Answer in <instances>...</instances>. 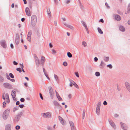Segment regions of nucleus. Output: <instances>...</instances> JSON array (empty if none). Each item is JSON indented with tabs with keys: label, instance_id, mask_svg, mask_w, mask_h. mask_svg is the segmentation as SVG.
Segmentation results:
<instances>
[{
	"label": "nucleus",
	"instance_id": "f257e3e1",
	"mask_svg": "<svg viewBox=\"0 0 130 130\" xmlns=\"http://www.w3.org/2000/svg\"><path fill=\"white\" fill-rule=\"evenodd\" d=\"M23 112L22 111L19 112L18 114L13 120L14 122L15 123H17L19 122L21 116L23 115Z\"/></svg>",
	"mask_w": 130,
	"mask_h": 130
},
{
	"label": "nucleus",
	"instance_id": "f03ea898",
	"mask_svg": "<svg viewBox=\"0 0 130 130\" xmlns=\"http://www.w3.org/2000/svg\"><path fill=\"white\" fill-rule=\"evenodd\" d=\"M10 110L9 109H7L3 112V113L2 117L4 120H6L7 119L10 113Z\"/></svg>",
	"mask_w": 130,
	"mask_h": 130
},
{
	"label": "nucleus",
	"instance_id": "7ed1b4c3",
	"mask_svg": "<svg viewBox=\"0 0 130 130\" xmlns=\"http://www.w3.org/2000/svg\"><path fill=\"white\" fill-rule=\"evenodd\" d=\"M37 21V17L35 15H32L31 18V24L32 26L34 27L36 25Z\"/></svg>",
	"mask_w": 130,
	"mask_h": 130
},
{
	"label": "nucleus",
	"instance_id": "20e7f679",
	"mask_svg": "<svg viewBox=\"0 0 130 130\" xmlns=\"http://www.w3.org/2000/svg\"><path fill=\"white\" fill-rule=\"evenodd\" d=\"M41 115L43 118H49L51 117V115L49 112L42 113L41 114Z\"/></svg>",
	"mask_w": 130,
	"mask_h": 130
},
{
	"label": "nucleus",
	"instance_id": "39448f33",
	"mask_svg": "<svg viewBox=\"0 0 130 130\" xmlns=\"http://www.w3.org/2000/svg\"><path fill=\"white\" fill-rule=\"evenodd\" d=\"M3 86L5 88L8 89H12V87L11 85L8 83H4L3 84Z\"/></svg>",
	"mask_w": 130,
	"mask_h": 130
},
{
	"label": "nucleus",
	"instance_id": "423d86ee",
	"mask_svg": "<svg viewBox=\"0 0 130 130\" xmlns=\"http://www.w3.org/2000/svg\"><path fill=\"white\" fill-rule=\"evenodd\" d=\"M48 89L49 92L50 93L51 97V98L52 99H53V98L54 92L53 91V89L50 86H49L48 87Z\"/></svg>",
	"mask_w": 130,
	"mask_h": 130
},
{
	"label": "nucleus",
	"instance_id": "0eeeda50",
	"mask_svg": "<svg viewBox=\"0 0 130 130\" xmlns=\"http://www.w3.org/2000/svg\"><path fill=\"white\" fill-rule=\"evenodd\" d=\"M125 84L127 90L130 92V84L128 82H126L125 83Z\"/></svg>",
	"mask_w": 130,
	"mask_h": 130
},
{
	"label": "nucleus",
	"instance_id": "6e6552de",
	"mask_svg": "<svg viewBox=\"0 0 130 130\" xmlns=\"http://www.w3.org/2000/svg\"><path fill=\"white\" fill-rule=\"evenodd\" d=\"M106 65V64L105 62L103 60H102L100 64L99 67L100 69H102L104 68Z\"/></svg>",
	"mask_w": 130,
	"mask_h": 130
},
{
	"label": "nucleus",
	"instance_id": "1a4fd4ad",
	"mask_svg": "<svg viewBox=\"0 0 130 130\" xmlns=\"http://www.w3.org/2000/svg\"><path fill=\"white\" fill-rule=\"evenodd\" d=\"M1 45L4 48H6L7 45L5 40H3L1 41Z\"/></svg>",
	"mask_w": 130,
	"mask_h": 130
},
{
	"label": "nucleus",
	"instance_id": "9d476101",
	"mask_svg": "<svg viewBox=\"0 0 130 130\" xmlns=\"http://www.w3.org/2000/svg\"><path fill=\"white\" fill-rule=\"evenodd\" d=\"M120 124L121 127L124 130H127V128H128L127 125L122 122H121Z\"/></svg>",
	"mask_w": 130,
	"mask_h": 130
},
{
	"label": "nucleus",
	"instance_id": "9b49d317",
	"mask_svg": "<svg viewBox=\"0 0 130 130\" xmlns=\"http://www.w3.org/2000/svg\"><path fill=\"white\" fill-rule=\"evenodd\" d=\"M25 11L26 15L28 16H30L31 14L30 12V10L28 7H26L25 10Z\"/></svg>",
	"mask_w": 130,
	"mask_h": 130
},
{
	"label": "nucleus",
	"instance_id": "f8f14e48",
	"mask_svg": "<svg viewBox=\"0 0 130 130\" xmlns=\"http://www.w3.org/2000/svg\"><path fill=\"white\" fill-rule=\"evenodd\" d=\"M69 81L70 82V83L72 84V85H74V86L77 89L79 88V87L78 86V85L75 82H74L73 80L71 79L69 80Z\"/></svg>",
	"mask_w": 130,
	"mask_h": 130
},
{
	"label": "nucleus",
	"instance_id": "ddd939ff",
	"mask_svg": "<svg viewBox=\"0 0 130 130\" xmlns=\"http://www.w3.org/2000/svg\"><path fill=\"white\" fill-rule=\"evenodd\" d=\"M11 125L10 124H7L5 126V130H11Z\"/></svg>",
	"mask_w": 130,
	"mask_h": 130
},
{
	"label": "nucleus",
	"instance_id": "4468645a",
	"mask_svg": "<svg viewBox=\"0 0 130 130\" xmlns=\"http://www.w3.org/2000/svg\"><path fill=\"white\" fill-rule=\"evenodd\" d=\"M115 18L116 20L118 21H120L121 19L120 16L119 15L117 14L115 15Z\"/></svg>",
	"mask_w": 130,
	"mask_h": 130
},
{
	"label": "nucleus",
	"instance_id": "2eb2a0df",
	"mask_svg": "<svg viewBox=\"0 0 130 130\" xmlns=\"http://www.w3.org/2000/svg\"><path fill=\"white\" fill-rule=\"evenodd\" d=\"M109 123L111 125V126L114 129H115L116 128V125L112 121H109Z\"/></svg>",
	"mask_w": 130,
	"mask_h": 130
},
{
	"label": "nucleus",
	"instance_id": "dca6fc26",
	"mask_svg": "<svg viewBox=\"0 0 130 130\" xmlns=\"http://www.w3.org/2000/svg\"><path fill=\"white\" fill-rule=\"evenodd\" d=\"M16 92L14 90H12L11 91V94L13 99H14L16 96Z\"/></svg>",
	"mask_w": 130,
	"mask_h": 130
},
{
	"label": "nucleus",
	"instance_id": "f3484780",
	"mask_svg": "<svg viewBox=\"0 0 130 130\" xmlns=\"http://www.w3.org/2000/svg\"><path fill=\"white\" fill-rule=\"evenodd\" d=\"M58 118L61 123L63 125H64V122L63 119L60 116H59Z\"/></svg>",
	"mask_w": 130,
	"mask_h": 130
},
{
	"label": "nucleus",
	"instance_id": "a211bd4d",
	"mask_svg": "<svg viewBox=\"0 0 130 130\" xmlns=\"http://www.w3.org/2000/svg\"><path fill=\"white\" fill-rule=\"evenodd\" d=\"M63 24L65 26H66L68 28H69L70 29L72 30H73L74 29V28L71 25L69 24H67L65 23H64Z\"/></svg>",
	"mask_w": 130,
	"mask_h": 130
},
{
	"label": "nucleus",
	"instance_id": "6ab92c4d",
	"mask_svg": "<svg viewBox=\"0 0 130 130\" xmlns=\"http://www.w3.org/2000/svg\"><path fill=\"white\" fill-rule=\"evenodd\" d=\"M119 29L120 31L122 32H124L125 31V29L124 27L121 25L120 26Z\"/></svg>",
	"mask_w": 130,
	"mask_h": 130
},
{
	"label": "nucleus",
	"instance_id": "aec40b11",
	"mask_svg": "<svg viewBox=\"0 0 130 130\" xmlns=\"http://www.w3.org/2000/svg\"><path fill=\"white\" fill-rule=\"evenodd\" d=\"M53 103L55 106L59 107L60 106V105H59V103L56 101H54Z\"/></svg>",
	"mask_w": 130,
	"mask_h": 130
},
{
	"label": "nucleus",
	"instance_id": "412c9836",
	"mask_svg": "<svg viewBox=\"0 0 130 130\" xmlns=\"http://www.w3.org/2000/svg\"><path fill=\"white\" fill-rule=\"evenodd\" d=\"M103 59L105 62H108L109 60V58L108 57H103Z\"/></svg>",
	"mask_w": 130,
	"mask_h": 130
},
{
	"label": "nucleus",
	"instance_id": "4be33fe9",
	"mask_svg": "<svg viewBox=\"0 0 130 130\" xmlns=\"http://www.w3.org/2000/svg\"><path fill=\"white\" fill-rule=\"evenodd\" d=\"M4 81V78L3 77L0 75V83H2Z\"/></svg>",
	"mask_w": 130,
	"mask_h": 130
},
{
	"label": "nucleus",
	"instance_id": "5701e85b",
	"mask_svg": "<svg viewBox=\"0 0 130 130\" xmlns=\"http://www.w3.org/2000/svg\"><path fill=\"white\" fill-rule=\"evenodd\" d=\"M54 76L55 80L57 82H58L59 80L58 76L56 75L55 74L54 75Z\"/></svg>",
	"mask_w": 130,
	"mask_h": 130
},
{
	"label": "nucleus",
	"instance_id": "b1692460",
	"mask_svg": "<svg viewBox=\"0 0 130 130\" xmlns=\"http://www.w3.org/2000/svg\"><path fill=\"white\" fill-rule=\"evenodd\" d=\"M81 23L85 29L88 28L85 23L84 21H82Z\"/></svg>",
	"mask_w": 130,
	"mask_h": 130
},
{
	"label": "nucleus",
	"instance_id": "393cba45",
	"mask_svg": "<svg viewBox=\"0 0 130 130\" xmlns=\"http://www.w3.org/2000/svg\"><path fill=\"white\" fill-rule=\"evenodd\" d=\"M47 13L48 15L49 18H50V17H51V13L50 11V9H49V10L47 9Z\"/></svg>",
	"mask_w": 130,
	"mask_h": 130
},
{
	"label": "nucleus",
	"instance_id": "a878e982",
	"mask_svg": "<svg viewBox=\"0 0 130 130\" xmlns=\"http://www.w3.org/2000/svg\"><path fill=\"white\" fill-rule=\"evenodd\" d=\"M98 32L100 34H103V32L100 28L99 27H98Z\"/></svg>",
	"mask_w": 130,
	"mask_h": 130
},
{
	"label": "nucleus",
	"instance_id": "bb28decb",
	"mask_svg": "<svg viewBox=\"0 0 130 130\" xmlns=\"http://www.w3.org/2000/svg\"><path fill=\"white\" fill-rule=\"evenodd\" d=\"M69 123L71 126V128L72 127L74 126V124L73 122L71 121H69Z\"/></svg>",
	"mask_w": 130,
	"mask_h": 130
},
{
	"label": "nucleus",
	"instance_id": "cd10ccee",
	"mask_svg": "<svg viewBox=\"0 0 130 130\" xmlns=\"http://www.w3.org/2000/svg\"><path fill=\"white\" fill-rule=\"evenodd\" d=\"M19 108V107L18 106H17L15 107L13 109V112H15L16 110H18Z\"/></svg>",
	"mask_w": 130,
	"mask_h": 130
},
{
	"label": "nucleus",
	"instance_id": "c85d7f7f",
	"mask_svg": "<svg viewBox=\"0 0 130 130\" xmlns=\"http://www.w3.org/2000/svg\"><path fill=\"white\" fill-rule=\"evenodd\" d=\"M86 111L85 109H84L83 111V119H84L85 116V113Z\"/></svg>",
	"mask_w": 130,
	"mask_h": 130
},
{
	"label": "nucleus",
	"instance_id": "c756f323",
	"mask_svg": "<svg viewBox=\"0 0 130 130\" xmlns=\"http://www.w3.org/2000/svg\"><path fill=\"white\" fill-rule=\"evenodd\" d=\"M67 54L69 58H71L72 57V55L70 52H68Z\"/></svg>",
	"mask_w": 130,
	"mask_h": 130
},
{
	"label": "nucleus",
	"instance_id": "7c9ffc66",
	"mask_svg": "<svg viewBox=\"0 0 130 130\" xmlns=\"http://www.w3.org/2000/svg\"><path fill=\"white\" fill-rule=\"evenodd\" d=\"M36 65L38 67L39 65V60L35 61Z\"/></svg>",
	"mask_w": 130,
	"mask_h": 130
},
{
	"label": "nucleus",
	"instance_id": "2f4dec72",
	"mask_svg": "<svg viewBox=\"0 0 130 130\" xmlns=\"http://www.w3.org/2000/svg\"><path fill=\"white\" fill-rule=\"evenodd\" d=\"M34 57L35 61L39 60L38 58V57H37L36 55L35 54H34Z\"/></svg>",
	"mask_w": 130,
	"mask_h": 130
},
{
	"label": "nucleus",
	"instance_id": "473e14b6",
	"mask_svg": "<svg viewBox=\"0 0 130 130\" xmlns=\"http://www.w3.org/2000/svg\"><path fill=\"white\" fill-rule=\"evenodd\" d=\"M79 1V4H80V7L81 8V9L82 10H83L84 9V6H83L81 4V2H80Z\"/></svg>",
	"mask_w": 130,
	"mask_h": 130
},
{
	"label": "nucleus",
	"instance_id": "72a5a7b5",
	"mask_svg": "<svg viewBox=\"0 0 130 130\" xmlns=\"http://www.w3.org/2000/svg\"><path fill=\"white\" fill-rule=\"evenodd\" d=\"M82 45L84 46L85 47L87 45L85 41H83L82 42Z\"/></svg>",
	"mask_w": 130,
	"mask_h": 130
},
{
	"label": "nucleus",
	"instance_id": "f704fd0d",
	"mask_svg": "<svg viewBox=\"0 0 130 130\" xmlns=\"http://www.w3.org/2000/svg\"><path fill=\"white\" fill-rule=\"evenodd\" d=\"M95 75L96 76H99L100 75V73L99 72H96L95 73Z\"/></svg>",
	"mask_w": 130,
	"mask_h": 130
},
{
	"label": "nucleus",
	"instance_id": "c9c22d12",
	"mask_svg": "<svg viewBox=\"0 0 130 130\" xmlns=\"http://www.w3.org/2000/svg\"><path fill=\"white\" fill-rule=\"evenodd\" d=\"M47 129L48 130H54V129H53L50 126H48Z\"/></svg>",
	"mask_w": 130,
	"mask_h": 130
},
{
	"label": "nucleus",
	"instance_id": "e433bc0d",
	"mask_svg": "<svg viewBox=\"0 0 130 130\" xmlns=\"http://www.w3.org/2000/svg\"><path fill=\"white\" fill-rule=\"evenodd\" d=\"M20 42V39H15V43L17 44L18 45Z\"/></svg>",
	"mask_w": 130,
	"mask_h": 130
},
{
	"label": "nucleus",
	"instance_id": "4c0bfd02",
	"mask_svg": "<svg viewBox=\"0 0 130 130\" xmlns=\"http://www.w3.org/2000/svg\"><path fill=\"white\" fill-rule=\"evenodd\" d=\"M9 75L11 78H14V76L13 75L12 73H10L9 74Z\"/></svg>",
	"mask_w": 130,
	"mask_h": 130
},
{
	"label": "nucleus",
	"instance_id": "58836bf2",
	"mask_svg": "<svg viewBox=\"0 0 130 130\" xmlns=\"http://www.w3.org/2000/svg\"><path fill=\"white\" fill-rule=\"evenodd\" d=\"M15 128L16 130H19L20 128V127L19 125H17L16 126Z\"/></svg>",
	"mask_w": 130,
	"mask_h": 130
},
{
	"label": "nucleus",
	"instance_id": "ea45409f",
	"mask_svg": "<svg viewBox=\"0 0 130 130\" xmlns=\"http://www.w3.org/2000/svg\"><path fill=\"white\" fill-rule=\"evenodd\" d=\"M41 60L42 61H43V62H44L45 61V58L43 56H41Z\"/></svg>",
	"mask_w": 130,
	"mask_h": 130
},
{
	"label": "nucleus",
	"instance_id": "a19ab883",
	"mask_svg": "<svg viewBox=\"0 0 130 130\" xmlns=\"http://www.w3.org/2000/svg\"><path fill=\"white\" fill-rule=\"evenodd\" d=\"M20 36L18 34H16L15 39H20Z\"/></svg>",
	"mask_w": 130,
	"mask_h": 130
},
{
	"label": "nucleus",
	"instance_id": "79ce46f5",
	"mask_svg": "<svg viewBox=\"0 0 130 130\" xmlns=\"http://www.w3.org/2000/svg\"><path fill=\"white\" fill-rule=\"evenodd\" d=\"M107 67H108L110 69H111L112 68V65L111 64H108L107 66Z\"/></svg>",
	"mask_w": 130,
	"mask_h": 130
},
{
	"label": "nucleus",
	"instance_id": "37998d69",
	"mask_svg": "<svg viewBox=\"0 0 130 130\" xmlns=\"http://www.w3.org/2000/svg\"><path fill=\"white\" fill-rule=\"evenodd\" d=\"M31 31H29V32L28 33V34L27 37H31Z\"/></svg>",
	"mask_w": 130,
	"mask_h": 130
},
{
	"label": "nucleus",
	"instance_id": "c03bdc74",
	"mask_svg": "<svg viewBox=\"0 0 130 130\" xmlns=\"http://www.w3.org/2000/svg\"><path fill=\"white\" fill-rule=\"evenodd\" d=\"M18 106L19 107H20L21 108H22L24 107V105L23 104H22L19 105Z\"/></svg>",
	"mask_w": 130,
	"mask_h": 130
},
{
	"label": "nucleus",
	"instance_id": "a18cd8bd",
	"mask_svg": "<svg viewBox=\"0 0 130 130\" xmlns=\"http://www.w3.org/2000/svg\"><path fill=\"white\" fill-rule=\"evenodd\" d=\"M6 76L7 79H10V78L8 74L7 73H6Z\"/></svg>",
	"mask_w": 130,
	"mask_h": 130
},
{
	"label": "nucleus",
	"instance_id": "49530a36",
	"mask_svg": "<svg viewBox=\"0 0 130 130\" xmlns=\"http://www.w3.org/2000/svg\"><path fill=\"white\" fill-rule=\"evenodd\" d=\"M62 64L64 66H66L68 64L66 62L64 61L63 63Z\"/></svg>",
	"mask_w": 130,
	"mask_h": 130
},
{
	"label": "nucleus",
	"instance_id": "de8ad7c7",
	"mask_svg": "<svg viewBox=\"0 0 130 130\" xmlns=\"http://www.w3.org/2000/svg\"><path fill=\"white\" fill-rule=\"evenodd\" d=\"M17 71H19L20 73H21L22 72V70L20 68H17L16 69Z\"/></svg>",
	"mask_w": 130,
	"mask_h": 130
},
{
	"label": "nucleus",
	"instance_id": "09e8293b",
	"mask_svg": "<svg viewBox=\"0 0 130 130\" xmlns=\"http://www.w3.org/2000/svg\"><path fill=\"white\" fill-rule=\"evenodd\" d=\"M5 97L6 99L9 98V95L8 93H6L5 94Z\"/></svg>",
	"mask_w": 130,
	"mask_h": 130
},
{
	"label": "nucleus",
	"instance_id": "8fccbe9b",
	"mask_svg": "<svg viewBox=\"0 0 130 130\" xmlns=\"http://www.w3.org/2000/svg\"><path fill=\"white\" fill-rule=\"evenodd\" d=\"M127 9L128 12V11L129 12L130 11V3H129L128 5V6Z\"/></svg>",
	"mask_w": 130,
	"mask_h": 130
},
{
	"label": "nucleus",
	"instance_id": "3c124183",
	"mask_svg": "<svg viewBox=\"0 0 130 130\" xmlns=\"http://www.w3.org/2000/svg\"><path fill=\"white\" fill-rule=\"evenodd\" d=\"M3 108L5 107L6 106V103L5 102H3Z\"/></svg>",
	"mask_w": 130,
	"mask_h": 130
},
{
	"label": "nucleus",
	"instance_id": "603ef678",
	"mask_svg": "<svg viewBox=\"0 0 130 130\" xmlns=\"http://www.w3.org/2000/svg\"><path fill=\"white\" fill-rule=\"evenodd\" d=\"M105 5L108 9L110 8V7L108 5V3L107 2H106L105 3Z\"/></svg>",
	"mask_w": 130,
	"mask_h": 130
},
{
	"label": "nucleus",
	"instance_id": "864d4df0",
	"mask_svg": "<svg viewBox=\"0 0 130 130\" xmlns=\"http://www.w3.org/2000/svg\"><path fill=\"white\" fill-rule=\"evenodd\" d=\"M101 104V103L100 102H99L98 104L97 107H100Z\"/></svg>",
	"mask_w": 130,
	"mask_h": 130
},
{
	"label": "nucleus",
	"instance_id": "5fc2aeb1",
	"mask_svg": "<svg viewBox=\"0 0 130 130\" xmlns=\"http://www.w3.org/2000/svg\"><path fill=\"white\" fill-rule=\"evenodd\" d=\"M96 113L97 114L98 116L100 115V110H96Z\"/></svg>",
	"mask_w": 130,
	"mask_h": 130
},
{
	"label": "nucleus",
	"instance_id": "6e6d98bb",
	"mask_svg": "<svg viewBox=\"0 0 130 130\" xmlns=\"http://www.w3.org/2000/svg\"><path fill=\"white\" fill-rule=\"evenodd\" d=\"M52 53L53 54H55L56 53V51L54 50H52Z\"/></svg>",
	"mask_w": 130,
	"mask_h": 130
},
{
	"label": "nucleus",
	"instance_id": "4d7b16f0",
	"mask_svg": "<svg viewBox=\"0 0 130 130\" xmlns=\"http://www.w3.org/2000/svg\"><path fill=\"white\" fill-rule=\"evenodd\" d=\"M57 98L59 101H60L61 100H62V99L61 98L60 96L57 97Z\"/></svg>",
	"mask_w": 130,
	"mask_h": 130
},
{
	"label": "nucleus",
	"instance_id": "13d9d810",
	"mask_svg": "<svg viewBox=\"0 0 130 130\" xmlns=\"http://www.w3.org/2000/svg\"><path fill=\"white\" fill-rule=\"evenodd\" d=\"M27 38L29 42H30L31 41V37H27Z\"/></svg>",
	"mask_w": 130,
	"mask_h": 130
},
{
	"label": "nucleus",
	"instance_id": "bf43d9fd",
	"mask_svg": "<svg viewBox=\"0 0 130 130\" xmlns=\"http://www.w3.org/2000/svg\"><path fill=\"white\" fill-rule=\"evenodd\" d=\"M39 95H40V98H41V99L42 100H43V98L42 96V94L41 93H40Z\"/></svg>",
	"mask_w": 130,
	"mask_h": 130
},
{
	"label": "nucleus",
	"instance_id": "052dcab7",
	"mask_svg": "<svg viewBox=\"0 0 130 130\" xmlns=\"http://www.w3.org/2000/svg\"><path fill=\"white\" fill-rule=\"evenodd\" d=\"M13 63L14 65H17L18 64V63L16 62L15 61H13Z\"/></svg>",
	"mask_w": 130,
	"mask_h": 130
},
{
	"label": "nucleus",
	"instance_id": "680f3d73",
	"mask_svg": "<svg viewBox=\"0 0 130 130\" xmlns=\"http://www.w3.org/2000/svg\"><path fill=\"white\" fill-rule=\"evenodd\" d=\"M20 101L22 102H23L25 101V99L24 98H21L20 99Z\"/></svg>",
	"mask_w": 130,
	"mask_h": 130
},
{
	"label": "nucleus",
	"instance_id": "e2e57ef3",
	"mask_svg": "<svg viewBox=\"0 0 130 130\" xmlns=\"http://www.w3.org/2000/svg\"><path fill=\"white\" fill-rule=\"evenodd\" d=\"M107 103L106 101H105L103 103V105H107Z\"/></svg>",
	"mask_w": 130,
	"mask_h": 130
},
{
	"label": "nucleus",
	"instance_id": "0e129e2a",
	"mask_svg": "<svg viewBox=\"0 0 130 130\" xmlns=\"http://www.w3.org/2000/svg\"><path fill=\"white\" fill-rule=\"evenodd\" d=\"M75 75L77 77H79V75L78 73L77 72H76L75 73Z\"/></svg>",
	"mask_w": 130,
	"mask_h": 130
},
{
	"label": "nucleus",
	"instance_id": "69168bd1",
	"mask_svg": "<svg viewBox=\"0 0 130 130\" xmlns=\"http://www.w3.org/2000/svg\"><path fill=\"white\" fill-rule=\"evenodd\" d=\"M98 59L97 57H95L94 58V61L95 62H97L98 60Z\"/></svg>",
	"mask_w": 130,
	"mask_h": 130
},
{
	"label": "nucleus",
	"instance_id": "338daca9",
	"mask_svg": "<svg viewBox=\"0 0 130 130\" xmlns=\"http://www.w3.org/2000/svg\"><path fill=\"white\" fill-rule=\"evenodd\" d=\"M99 22H101L102 23H103L104 22V20L102 19H101L99 21Z\"/></svg>",
	"mask_w": 130,
	"mask_h": 130
},
{
	"label": "nucleus",
	"instance_id": "774afa93",
	"mask_svg": "<svg viewBox=\"0 0 130 130\" xmlns=\"http://www.w3.org/2000/svg\"><path fill=\"white\" fill-rule=\"evenodd\" d=\"M71 130H76V129L74 126L71 127Z\"/></svg>",
	"mask_w": 130,
	"mask_h": 130
}]
</instances>
